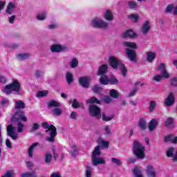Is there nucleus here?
Wrapping results in <instances>:
<instances>
[{"label":"nucleus","instance_id":"obj_1","mask_svg":"<svg viewBox=\"0 0 177 177\" xmlns=\"http://www.w3.org/2000/svg\"><path fill=\"white\" fill-rule=\"evenodd\" d=\"M2 92L6 93V95H20L21 92L20 82L16 80H13L12 83L3 87Z\"/></svg>","mask_w":177,"mask_h":177},{"label":"nucleus","instance_id":"obj_2","mask_svg":"<svg viewBox=\"0 0 177 177\" xmlns=\"http://www.w3.org/2000/svg\"><path fill=\"white\" fill-rule=\"evenodd\" d=\"M123 45L124 46H127V48H126V56L130 62H136V50L135 49H138V44L135 42H131V41H124L123 43Z\"/></svg>","mask_w":177,"mask_h":177},{"label":"nucleus","instance_id":"obj_3","mask_svg":"<svg viewBox=\"0 0 177 177\" xmlns=\"http://www.w3.org/2000/svg\"><path fill=\"white\" fill-rule=\"evenodd\" d=\"M100 150L99 146H96L91 156V162L93 167H97V165H106V159L103 157H100Z\"/></svg>","mask_w":177,"mask_h":177},{"label":"nucleus","instance_id":"obj_4","mask_svg":"<svg viewBox=\"0 0 177 177\" xmlns=\"http://www.w3.org/2000/svg\"><path fill=\"white\" fill-rule=\"evenodd\" d=\"M109 63L112 68H119L121 71L122 75H123V77H127L128 70H127V67H125V65L122 64L121 60L118 59L115 57L111 56L109 57Z\"/></svg>","mask_w":177,"mask_h":177},{"label":"nucleus","instance_id":"obj_5","mask_svg":"<svg viewBox=\"0 0 177 177\" xmlns=\"http://www.w3.org/2000/svg\"><path fill=\"white\" fill-rule=\"evenodd\" d=\"M145 148L143 146V145H142V143H140L138 140L133 141V151L134 155L137 157V158H138L139 160H143V158H145Z\"/></svg>","mask_w":177,"mask_h":177},{"label":"nucleus","instance_id":"obj_6","mask_svg":"<svg viewBox=\"0 0 177 177\" xmlns=\"http://www.w3.org/2000/svg\"><path fill=\"white\" fill-rule=\"evenodd\" d=\"M41 125L44 129H47L46 132L50 136V137L46 138V140L50 143H53V142H55V137L57 135L56 127L52 124L49 125V124L46 122H43Z\"/></svg>","mask_w":177,"mask_h":177},{"label":"nucleus","instance_id":"obj_7","mask_svg":"<svg viewBox=\"0 0 177 177\" xmlns=\"http://www.w3.org/2000/svg\"><path fill=\"white\" fill-rule=\"evenodd\" d=\"M91 25L97 28H107L109 22L104 21L102 18L95 17L91 20Z\"/></svg>","mask_w":177,"mask_h":177},{"label":"nucleus","instance_id":"obj_8","mask_svg":"<svg viewBox=\"0 0 177 177\" xmlns=\"http://www.w3.org/2000/svg\"><path fill=\"white\" fill-rule=\"evenodd\" d=\"M51 52L54 53H62V52H68V46L66 44H55L50 46Z\"/></svg>","mask_w":177,"mask_h":177},{"label":"nucleus","instance_id":"obj_9","mask_svg":"<svg viewBox=\"0 0 177 177\" xmlns=\"http://www.w3.org/2000/svg\"><path fill=\"white\" fill-rule=\"evenodd\" d=\"M89 113L93 117H95V118H102V115H100V108L95 104H91L89 106Z\"/></svg>","mask_w":177,"mask_h":177},{"label":"nucleus","instance_id":"obj_10","mask_svg":"<svg viewBox=\"0 0 177 177\" xmlns=\"http://www.w3.org/2000/svg\"><path fill=\"white\" fill-rule=\"evenodd\" d=\"M100 82L102 85H107L109 84H112V85H115L118 84V80L115 77L112 76L110 79L106 77H102L100 78Z\"/></svg>","mask_w":177,"mask_h":177},{"label":"nucleus","instance_id":"obj_11","mask_svg":"<svg viewBox=\"0 0 177 177\" xmlns=\"http://www.w3.org/2000/svg\"><path fill=\"white\" fill-rule=\"evenodd\" d=\"M7 133L8 136L11 138L12 140H17L19 138V134L16 133V130L12 124H10L7 127Z\"/></svg>","mask_w":177,"mask_h":177},{"label":"nucleus","instance_id":"obj_12","mask_svg":"<svg viewBox=\"0 0 177 177\" xmlns=\"http://www.w3.org/2000/svg\"><path fill=\"white\" fill-rule=\"evenodd\" d=\"M151 30V25L150 24L149 20H145L140 28V31L142 34L144 35H147L149 32H150V30Z\"/></svg>","mask_w":177,"mask_h":177},{"label":"nucleus","instance_id":"obj_13","mask_svg":"<svg viewBox=\"0 0 177 177\" xmlns=\"http://www.w3.org/2000/svg\"><path fill=\"white\" fill-rule=\"evenodd\" d=\"M158 71H160L163 78H169V73L167 71V66L165 64L162 63L159 64L157 67Z\"/></svg>","mask_w":177,"mask_h":177},{"label":"nucleus","instance_id":"obj_14","mask_svg":"<svg viewBox=\"0 0 177 177\" xmlns=\"http://www.w3.org/2000/svg\"><path fill=\"white\" fill-rule=\"evenodd\" d=\"M157 57V53L153 51H147L145 53V59L148 63H153Z\"/></svg>","mask_w":177,"mask_h":177},{"label":"nucleus","instance_id":"obj_15","mask_svg":"<svg viewBox=\"0 0 177 177\" xmlns=\"http://www.w3.org/2000/svg\"><path fill=\"white\" fill-rule=\"evenodd\" d=\"M79 82L81 86H83V88H88L89 86V84L91 83V78L88 77H81L79 79Z\"/></svg>","mask_w":177,"mask_h":177},{"label":"nucleus","instance_id":"obj_16","mask_svg":"<svg viewBox=\"0 0 177 177\" xmlns=\"http://www.w3.org/2000/svg\"><path fill=\"white\" fill-rule=\"evenodd\" d=\"M122 38H138V35L132 30H127L122 34Z\"/></svg>","mask_w":177,"mask_h":177},{"label":"nucleus","instance_id":"obj_17","mask_svg":"<svg viewBox=\"0 0 177 177\" xmlns=\"http://www.w3.org/2000/svg\"><path fill=\"white\" fill-rule=\"evenodd\" d=\"M109 68V66L107 64H104L101 66H100L98 69V75H101V78L102 77H107L106 76V73H107V70Z\"/></svg>","mask_w":177,"mask_h":177},{"label":"nucleus","instance_id":"obj_18","mask_svg":"<svg viewBox=\"0 0 177 177\" xmlns=\"http://www.w3.org/2000/svg\"><path fill=\"white\" fill-rule=\"evenodd\" d=\"M146 174L147 175V176H149V177L157 176V174H156V171H154V168L151 165H149L147 166Z\"/></svg>","mask_w":177,"mask_h":177},{"label":"nucleus","instance_id":"obj_19","mask_svg":"<svg viewBox=\"0 0 177 177\" xmlns=\"http://www.w3.org/2000/svg\"><path fill=\"white\" fill-rule=\"evenodd\" d=\"M104 18L106 21H113L114 20V15L110 10H106L104 13Z\"/></svg>","mask_w":177,"mask_h":177},{"label":"nucleus","instance_id":"obj_20","mask_svg":"<svg viewBox=\"0 0 177 177\" xmlns=\"http://www.w3.org/2000/svg\"><path fill=\"white\" fill-rule=\"evenodd\" d=\"M175 103V98L174 97V94L170 93L169 96L166 98L165 101V104L167 106H171Z\"/></svg>","mask_w":177,"mask_h":177},{"label":"nucleus","instance_id":"obj_21","mask_svg":"<svg viewBox=\"0 0 177 177\" xmlns=\"http://www.w3.org/2000/svg\"><path fill=\"white\" fill-rule=\"evenodd\" d=\"M39 145L38 142H35L28 149V156L29 158L34 157V150H35V147Z\"/></svg>","mask_w":177,"mask_h":177},{"label":"nucleus","instance_id":"obj_22","mask_svg":"<svg viewBox=\"0 0 177 177\" xmlns=\"http://www.w3.org/2000/svg\"><path fill=\"white\" fill-rule=\"evenodd\" d=\"M15 10H16V7L15 6V4H13V3H9L6 7V12L8 15H12V13H13Z\"/></svg>","mask_w":177,"mask_h":177},{"label":"nucleus","instance_id":"obj_23","mask_svg":"<svg viewBox=\"0 0 177 177\" xmlns=\"http://www.w3.org/2000/svg\"><path fill=\"white\" fill-rule=\"evenodd\" d=\"M99 150H100V147H102V149L109 147V141H104L102 140V138H100L97 140Z\"/></svg>","mask_w":177,"mask_h":177},{"label":"nucleus","instance_id":"obj_24","mask_svg":"<svg viewBox=\"0 0 177 177\" xmlns=\"http://www.w3.org/2000/svg\"><path fill=\"white\" fill-rule=\"evenodd\" d=\"M157 125H158V122L156 119H153L152 120H151L149 124V131H154V129L157 128Z\"/></svg>","mask_w":177,"mask_h":177},{"label":"nucleus","instance_id":"obj_25","mask_svg":"<svg viewBox=\"0 0 177 177\" xmlns=\"http://www.w3.org/2000/svg\"><path fill=\"white\" fill-rule=\"evenodd\" d=\"M60 106H62L60 102H59L55 100H52L51 101H50L48 103V109H52L53 107H60Z\"/></svg>","mask_w":177,"mask_h":177},{"label":"nucleus","instance_id":"obj_26","mask_svg":"<svg viewBox=\"0 0 177 177\" xmlns=\"http://www.w3.org/2000/svg\"><path fill=\"white\" fill-rule=\"evenodd\" d=\"M16 110H22L26 107V104L23 102L21 100L15 101V106Z\"/></svg>","mask_w":177,"mask_h":177},{"label":"nucleus","instance_id":"obj_27","mask_svg":"<svg viewBox=\"0 0 177 177\" xmlns=\"http://www.w3.org/2000/svg\"><path fill=\"white\" fill-rule=\"evenodd\" d=\"M52 162V153L50 152H46L44 154V162L46 164H50Z\"/></svg>","mask_w":177,"mask_h":177},{"label":"nucleus","instance_id":"obj_28","mask_svg":"<svg viewBox=\"0 0 177 177\" xmlns=\"http://www.w3.org/2000/svg\"><path fill=\"white\" fill-rule=\"evenodd\" d=\"M165 142H171V143L177 142V137L174 135H169L165 138Z\"/></svg>","mask_w":177,"mask_h":177},{"label":"nucleus","instance_id":"obj_29","mask_svg":"<svg viewBox=\"0 0 177 177\" xmlns=\"http://www.w3.org/2000/svg\"><path fill=\"white\" fill-rule=\"evenodd\" d=\"M15 117H19L17 118V120H21V121H24L25 122H27V118L24 116V112L23 111L17 112L15 114Z\"/></svg>","mask_w":177,"mask_h":177},{"label":"nucleus","instance_id":"obj_30","mask_svg":"<svg viewBox=\"0 0 177 177\" xmlns=\"http://www.w3.org/2000/svg\"><path fill=\"white\" fill-rule=\"evenodd\" d=\"M46 16H48V12H46V11H43L36 16V19L39 21L45 20L46 19Z\"/></svg>","mask_w":177,"mask_h":177},{"label":"nucleus","instance_id":"obj_31","mask_svg":"<svg viewBox=\"0 0 177 177\" xmlns=\"http://www.w3.org/2000/svg\"><path fill=\"white\" fill-rule=\"evenodd\" d=\"M128 19L131 20L133 23H138V20H139V15L138 14H130L128 15Z\"/></svg>","mask_w":177,"mask_h":177},{"label":"nucleus","instance_id":"obj_32","mask_svg":"<svg viewBox=\"0 0 177 177\" xmlns=\"http://www.w3.org/2000/svg\"><path fill=\"white\" fill-rule=\"evenodd\" d=\"M66 81L68 84V85H71L73 81H74V77L73 76V73L68 72L66 75Z\"/></svg>","mask_w":177,"mask_h":177},{"label":"nucleus","instance_id":"obj_33","mask_svg":"<svg viewBox=\"0 0 177 177\" xmlns=\"http://www.w3.org/2000/svg\"><path fill=\"white\" fill-rule=\"evenodd\" d=\"M93 172V169L91 166H86V177H92V174Z\"/></svg>","mask_w":177,"mask_h":177},{"label":"nucleus","instance_id":"obj_34","mask_svg":"<svg viewBox=\"0 0 177 177\" xmlns=\"http://www.w3.org/2000/svg\"><path fill=\"white\" fill-rule=\"evenodd\" d=\"M157 106V102L154 100H151L149 104V113H153L154 110H156V107Z\"/></svg>","mask_w":177,"mask_h":177},{"label":"nucleus","instance_id":"obj_35","mask_svg":"<svg viewBox=\"0 0 177 177\" xmlns=\"http://www.w3.org/2000/svg\"><path fill=\"white\" fill-rule=\"evenodd\" d=\"M72 107H74V109H78L80 107L84 109V103L78 102H77V100H74L72 104Z\"/></svg>","mask_w":177,"mask_h":177},{"label":"nucleus","instance_id":"obj_36","mask_svg":"<svg viewBox=\"0 0 177 177\" xmlns=\"http://www.w3.org/2000/svg\"><path fill=\"white\" fill-rule=\"evenodd\" d=\"M30 54L26 53H19L17 55V59L18 60H26V59H28Z\"/></svg>","mask_w":177,"mask_h":177},{"label":"nucleus","instance_id":"obj_37","mask_svg":"<svg viewBox=\"0 0 177 177\" xmlns=\"http://www.w3.org/2000/svg\"><path fill=\"white\" fill-rule=\"evenodd\" d=\"M175 10V6L174 4H169L167 6L165 12V13H172Z\"/></svg>","mask_w":177,"mask_h":177},{"label":"nucleus","instance_id":"obj_38","mask_svg":"<svg viewBox=\"0 0 177 177\" xmlns=\"http://www.w3.org/2000/svg\"><path fill=\"white\" fill-rule=\"evenodd\" d=\"M52 113L53 115H56L57 117H59V115H62L63 110H62V109L55 108L52 110Z\"/></svg>","mask_w":177,"mask_h":177},{"label":"nucleus","instance_id":"obj_39","mask_svg":"<svg viewBox=\"0 0 177 177\" xmlns=\"http://www.w3.org/2000/svg\"><path fill=\"white\" fill-rule=\"evenodd\" d=\"M48 93H49L48 91H40L37 93L36 96L37 97H45V96H48Z\"/></svg>","mask_w":177,"mask_h":177},{"label":"nucleus","instance_id":"obj_40","mask_svg":"<svg viewBox=\"0 0 177 177\" xmlns=\"http://www.w3.org/2000/svg\"><path fill=\"white\" fill-rule=\"evenodd\" d=\"M138 126L142 130H145V129H146V128H147V124H146V121L143 119H141L139 120Z\"/></svg>","mask_w":177,"mask_h":177},{"label":"nucleus","instance_id":"obj_41","mask_svg":"<svg viewBox=\"0 0 177 177\" xmlns=\"http://www.w3.org/2000/svg\"><path fill=\"white\" fill-rule=\"evenodd\" d=\"M103 132L105 136H110L111 135V129L110 128V126H105Z\"/></svg>","mask_w":177,"mask_h":177},{"label":"nucleus","instance_id":"obj_42","mask_svg":"<svg viewBox=\"0 0 177 177\" xmlns=\"http://www.w3.org/2000/svg\"><path fill=\"white\" fill-rule=\"evenodd\" d=\"M111 161H112L113 164H114L117 167H121V165H122V162L121 161V160H120L118 158H112Z\"/></svg>","mask_w":177,"mask_h":177},{"label":"nucleus","instance_id":"obj_43","mask_svg":"<svg viewBox=\"0 0 177 177\" xmlns=\"http://www.w3.org/2000/svg\"><path fill=\"white\" fill-rule=\"evenodd\" d=\"M21 177H37V173L35 171H32L31 173H23L21 175Z\"/></svg>","mask_w":177,"mask_h":177},{"label":"nucleus","instance_id":"obj_44","mask_svg":"<svg viewBox=\"0 0 177 177\" xmlns=\"http://www.w3.org/2000/svg\"><path fill=\"white\" fill-rule=\"evenodd\" d=\"M78 66V59L77 58H73L71 62V68H75Z\"/></svg>","mask_w":177,"mask_h":177},{"label":"nucleus","instance_id":"obj_45","mask_svg":"<svg viewBox=\"0 0 177 177\" xmlns=\"http://www.w3.org/2000/svg\"><path fill=\"white\" fill-rule=\"evenodd\" d=\"M128 6L130 9H137L138 8V3L135 1H128Z\"/></svg>","mask_w":177,"mask_h":177},{"label":"nucleus","instance_id":"obj_46","mask_svg":"<svg viewBox=\"0 0 177 177\" xmlns=\"http://www.w3.org/2000/svg\"><path fill=\"white\" fill-rule=\"evenodd\" d=\"M109 95L111 97H113V99H117V97H118V92L115 89H111L109 91Z\"/></svg>","mask_w":177,"mask_h":177},{"label":"nucleus","instance_id":"obj_47","mask_svg":"<svg viewBox=\"0 0 177 177\" xmlns=\"http://www.w3.org/2000/svg\"><path fill=\"white\" fill-rule=\"evenodd\" d=\"M77 151H78V148L77 147V146H72L71 153L73 157H75L77 156Z\"/></svg>","mask_w":177,"mask_h":177},{"label":"nucleus","instance_id":"obj_48","mask_svg":"<svg viewBox=\"0 0 177 177\" xmlns=\"http://www.w3.org/2000/svg\"><path fill=\"white\" fill-rule=\"evenodd\" d=\"M86 103H97V104H99V103H100V101H99V100H97L96 97H93L87 100Z\"/></svg>","mask_w":177,"mask_h":177},{"label":"nucleus","instance_id":"obj_49","mask_svg":"<svg viewBox=\"0 0 177 177\" xmlns=\"http://www.w3.org/2000/svg\"><path fill=\"white\" fill-rule=\"evenodd\" d=\"M102 115L103 121H111V120H113V118H114L113 115H111L109 116L106 117V115L104 113H102Z\"/></svg>","mask_w":177,"mask_h":177},{"label":"nucleus","instance_id":"obj_50","mask_svg":"<svg viewBox=\"0 0 177 177\" xmlns=\"http://www.w3.org/2000/svg\"><path fill=\"white\" fill-rule=\"evenodd\" d=\"M164 78V76L162 75H156L153 77V81H156V82H160L161 80Z\"/></svg>","mask_w":177,"mask_h":177},{"label":"nucleus","instance_id":"obj_51","mask_svg":"<svg viewBox=\"0 0 177 177\" xmlns=\"http://www.w3.org/2000/svg\"><path fill=\"white\" fill-rule=\"evenodd\" d=\"M174 122V118H169L166 120L165 122V127H169L170 125H172V123Z\"/></svg>","mask_w":177,"mask_h":177},{"label":"nucleus","instance_id":"obj_52","mask_svg":"<svg viewBox=\"0 0 177 177\" xmlns=\"http://www.w3.org/2000/svg\"><path fill=\"white\" fill-rule=\"evenodd\" d=\"M39 128V124L38 123H34L30 129V132H35Z\"/></svg>","mask_w":177,"mask_h":177},{"label":"nucleus","instance_id":"obj_53","mask_svg":"<svg viewBox=\"0 0 177 177\" xmlns=\"http://www.w3.org/2000/svg\"><path fill=\"white\" fill-rule=\"evenodd\" d=\"M24 128V124H21V122H19L17 126V131L19 133H21V132H23Z\"/></svg>","mask_w":177,"mask_h":177},{"label":"nucleus","instance_id":"obj_54","mask_svg":"<svg viewBox=\"0 0 177 177\" xmlns=\"http://www.w3.org/2000/svg\"><path fill=\"white\" fill-rule=\"evenodd\" d=\"M15 174L13 171H7L2 177H14Z\"/></svg>","mask_w":177,"mask_h":177},{"label":"nucleus","instance_id":"obj_55","mask_svg":"<svg viewBox=\"0 0 177 177\" xmlns=\"http://www.w3.org/2000/svg\"><path fill=\"white\" fill-rule=\"evenodd\" d=\"M101 89L102 88L97 85L94 86V87L93 88V92H95V93H99Z\"/></svg>","mask_w":177,"mask_h":177},{"label":"nucleus","instance_id":"obj_56","mask_svg":"<svg viewBox=\"0 0 177 177\" xmlns=\"http://www.w3.org/2000/svg\"><path fill=\"white\" fill-rule=\"evenodd\" d=\"M16 20V15H12L10 17H8V21L10 24H13Z\"/></svg>","mask_w":177,"mask_h":177},{"label":"nucleus","instance_id":"obj_57","mask_svg":"<svg viewBox=\"0 0 177 177\" xmlns=\"http://www.w3.org/2000/svg\"><path fill=\"white\" fill-rule=\"evenodd\" d=\"M42 75H44V72L41 71H35V77H37V78H39V77H42Z\"/></svg>","mask_w":177,"mask_h":177},{"label":"nucleus","instance_id":"obj_58","mask_svg":"<svg viewBox=\"0 0 177 177\" xmlns=\"http://www.w3.org/2000/svg\"><path fill=\"white\" fill-rule=\"evenodd\" d=\"M6 146H7L8 149H12V142H10V140L6 139Z\"/></svg>","mask_w":177,"mask_h":177},{"label":"nucleus","instance_id":"obj_59","mask_svg":"<svg viewBox=\"0 0 177 177\" xmlns=\"http://www.w3.org/2000/svg\"><path fill=\"white\" fill-rule=\"evenodd\" d=\"M8 82V79L4 76H0V84H6Z\"/></svg>","mask_w":177,"mask_h":177},{"label":"nucleus","instance_id":"obj_60","mask_svg":"<svg viewBox=\"0 0 177 177\" xmlns=\"http://www.w3.org/2000/svg\"><path fill=\"white\" fill-rule=\"evenodd\" d=\"M77 115L76 112L73 111L71 113V120H77Z\"/></svg>","mask_w":177,"mask_h":177},{"label":"nucleus","instance_id":"obj_61","mask_svg":"<svg viewBox=\"0 0 177 177\" xmlns=\"http://www.w3.org/2000/svg\"><path fill=\"white\" fill-rule=\"evenodd\" d=\"M1 104H2V106H8L9 105V101H8V100H3L2 101H1Z\"/></svg>","mask_w":177,"mask_h":177},{"label":"nucleus","instance_id":"obj_62","mask_svg":"<svg viewBox=\"0 0 177 177\" xmlns=\"http://www.w3.org/2000/svg\"><path fill=\"white\" fill-rule=\"evenodd\" d=\"M136 92H138V88L136 87L131 91V93H129V96H135Z\"/></svg>","mask_w":177,"mask_h":177},{"label":"nucleus","instance_id":"obj_63","mask_svg":"<svg viewBox=\"0 0 177 177\" xmlns=\"http://www.w3.org/2000/svg\"><path fill=\"white\" fill-rule=\"evenodd\" d=\"M171 85L177 86V77H174L171 80Z\"/></svg>","mask_w":177,"mask_h":177},{"label":"nucleus","instance_id":"obj_64","mask_svg":"<svg viewBox=\"0 0 177 177\" xmlns=\"http://www.w3.org/2000/svg\"><path fill=\"white\" fill-rule=\"evenodd\" d=\"M111 100H112V99H111V97H105L104 98V102L105 103H110V102H111Z\"/></svg>","mask_w":177,"mask_h":177}]
</instances>
